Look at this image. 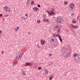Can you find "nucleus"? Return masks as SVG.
<instances>
[{"label": "nucleus", "mask_w": 80, "mask_h": 80, "mask_svg": "<svg viewBox=\"0 0 80 80\" xmlns=\"http://www.w3.org/2000/svg\"><path fill=\"white\" fill-rule=\"evenodd\" d=\"M74 60L75 62H79L80 60V56L78 54H74L73 55Z\"/></svg>", "instance_id": "obj_1"}, {"label": "nucleus", "mask_w": 80, "mask_h": 80, "mask_svg": "<svg viewBox=\"0 0 80 80\" xmlns=\"http://www.w3.org/2000/svg\"><path fill=\"white\" fill-rule=\"evenodd\" d=\"M5 11L9 12V13H12V10L10 9V8L8 6H5L3 8Z\"/></svg>", "instance_id": "obj_2"}, {"label": "nucleus", "mask_w": 80, "mask_h": 80, "mask_svg": "<svg viewBox=\"0 0 80 80\" xmlns=\"http://www.w3.org/2000/svg\"><path fill=\"white\" fill-rule=\"evenodd\" d=\"M64 20L62 18L59 17L56 19V22L58 23H63Z\"/></svg>", "instance_id": "obj_3"}, {"label": "nucleus", "mask_w": 80, "mask_h": 80, "mask_svg": "<svg viewBox=\"0 0 80 80\" xmlns=\"http://www.w3.org/2000/svg\"><path fill=\"white\" fill-rule=\"evenodd\" d=\"M33 66V63L32 62H26L24 64V66L27 67V66Z\"/></svg>", "instance_id": "obj_4"}, {"label": "nucleus", "mask_w": 80, "mask_h": 80, "mask_svg": "<svg viewBox=\"0 0 80 80\" xmlns=\"http://www.w3.org/2000/svg\"><path fill=\"white\" fill-rule=\"evenodd\" d=\"M62 55L65 58H68L69 57V55L66 52H63L62 54Z\"/></svg>", "instance_id": "obj_5"}, {"label": "nucleus", "mask_w": 80, "mask_h": 80, "mask_svg": "<svg viewBox=\"0 0 80 80\" xmlns=\"http://www.w3.org/2000/svg\"><path fill=\"white\" fill-rule=\"evenodd\" d=\"M70 26L71 28H78V26L77 25H74L73 24H71L70 25Z\"/></svg>", "instance_id": "obj_6"}, {"label": "nucleus", "mask_w": 80, "mask_h": 80, "mask_svg": "<svg viewBox=\"0 0 80 80\" xmlns=\"http://www.w3.org/2000/svg\"><path fill=\"white\" fill-rule=\"evenodd\" d=\"M22 56H23V54H19L17 56V59H18V60H19V59H20V58H21L22 57Z\"/></svg>", "instance_id": "obj_7"}, {"label": "nucleus", "mask_w": 80, "mask_h": 80, "mask_svg": "<svg viewBox=\"0 0 80 80\" xmlns=\"http://www.w3.org/2000/svg\"><path fill=\"white\" fill-rule=\"evenodd\" d=\"M41 45H44L46 43L45 41L44 40L42 39L40 41Z\"/></svg>", "instance_id": "obj_8"}, {"label": "nucleus", "mask_w": 80, "mask_h": 80, "mask_svg": "<svg viewBox=\"0 0 80 80\" xmlns=\"http://www.w3.org/2000/svg\"><path fill=\"white\" fill-rule=\"evenodd\" d=\"M69 7L71 10H73V8L75 7V4L73 3H71L69 5Z\"/></svg>", "instance_id": "obj_9"}, {"label": "nucleus", "mask_w": 80, "mask_h": 80, "mask_svg": "<svg viewBox=\"0 0 80 80\" xmlns=\"http://www.w3.org/2000/svg\"><path fill=\"white\" fill-rule=\"evenodd\" d=\"M44 74L45 75H48V70L47 69H45L44 70Z\"/></svg>", "instance_id": "obj_10"}, {"label": "nucleus", "mask_w": 80, "mask_h": 80, "mask_svg": "<svg viewBox=\"0 0 80 80\" xmlns=\"http://www.w3.org/2000/svg\"><path fill=\"white\" fill-rule=\"evenodd\" d=\"M19 28L18 26L15 27L14 28V31H15V32H18V30H19Z\"/></svg>", "instance_id": "obj_11"}, {"label": "nucleus", "mask_w": 80, "mask_h": 80, "mask_svg": "<svg viewBox=\"0 0 80 80\" xmlns=\"http://www.w3.org/2000/svg\"><path fill=\"white\" fill-rule=\"evenodd\" d=\"M43 21L44 22H47V23H49V22H50V20L48 19H46V18L43 19Z\"/></svg>", "instance_id": "obj_12"}, {"label": "nucleus", "mask_w": 80, "mask_h": 80, "mask_svg": "<svg viewBox=\"0 0 80 80\" xmlns=\"http://www.w3.org/2000/svg\"><path fill=\"white\" fill-rule=\"evenodd\" d=\"M33 10L34 12H36L38 11L39 9L37 7H34L33 8Z\"/></svg>", "instance_id": "obj_13"}, {"label": "nucleus", "mask_w": 80, "mask_h": 80, "mask_svg": "<svg viewBox=\"0 0 80 80\" xmlns=\"http://www.w3.org/2000/svg\"><path fill=\"white\" fill-rule=\"evenodd\" d=\"M22 75H26V72L25 70H22Z\"/></svg>", "instance_id": "obj_14"}, {"label": "nucleus", "mask_w": 80, "mask_h": 80, "mask_svg": "<svg viewBox=\"0 0 80 80\" xmlns=\"http://www.w3.org/2000/svg\"><path fill=\"white\" fill-rule=\"evenodd\" d=\"M30 2L29 0H28L26 2V4L27 5H30Z\"/></svg>", "instance_id": "obj_15"}, {"label": "nucleus", "mask_w": 80, "mask_h": 80, "mask_svg": "<svg viewBox=\"0 0 80 80\" xmlns=\"http://www.w3.org/2000/svg\"><path fill=\"white\" fill-rule=\"evenodd\" d=\"M35 3L33 1L32 2L30 3V4L32 5V6H33L34 5H35Z\"/></svg>", "instance_id": "obj_16"}, {"label": "nucleus", "mask_w": 80, "mask_h": 80, "mask_svg": "<svg viewBox=\"0 0 80 80\" xmlns=\"http://www.w3.org/2000/svg\"><path fill=\"white\" fill-rule=\"evenodd\" d=\"M54 28L56 30H57V28H58H58H58V25H56L55 27Z\"/></svg>", "instance_id": "obj_17"}, {"label": "nucleus", "mask_w": 80, "mask_h": 80, "mask_svg": "<svg viewBox=\"0 0 80 80\" xmlns=\"http://www.w3.org/2000/svg\"><path fill=\"white\" fill-rule=\"evenodd\" d=\"M57 32L58 33H60V28H58V29L57 30Z\"/></svg>", "instance_id": "obj_18"}, {"label": "nucleus", "mask_w": 80, "mask_h": 80, "mask_svg": "<svg viewBox=\"0 0 80 80\" xmlns=\"http://www.w3.org/2000/svg\"><path fill=\"white\" fill-rule=\"evenodd\" d=\"M50 12H51V14L52 15H54L55 14V12H53V11H50Z\"/></svg>", "instance_id": "obj_19"}, {"label": "nucleus", "mask_w": 80, "mask_h": 80, "mask_svg": "<svg viewBox=\"0 0 80 80\" xmlns=\"http://www.w3.org/2000/svg\"><path fill=\"white\" fill-rule=\"evenodd\" d=\"M52 37H53V38L56 37V34H53L52 35Z\"/></svg>", "instance_id": "obj_20"}, {"label": "nucleus", "mask_w": 80, "mask_h": 80, "mask_svg": "<svg viewBox=\"0 0 80 80\" xmlns=\"http://www.w3.org/2000/svg\"><path fill=\"white\" fill-rule=\"evenodd\" d=\"M53 78V76H50L49 77V80H52Z\"/></svg>", "instance_id": "obj_21"}, {"label": "nucleus", "mask_w": 80, "mask_h": 80, "mask_svg": "<svg viewBox=\"0 0 80 80\" xmlns=\"http://www.w3.org/2000/svg\"><path fill=\"white\" fill-rule=\"evenodd\" d=\"M38 70H40L42 69V67H39L38 68Z\"/></svg>", "instance_id": "obj_22"}, {"label": "nucleus", "mask_w": 80, "mask_h": 80, "mask_svg": "<svg viewBox=\"0 0 80 80\" xmlns=\"http://www.w3.org/2000/svg\"><path fill=\"white\" fill-rule=\"evenodd\" d=\"M23 20H24V21H25L26 20H27V18L25 17L24 16V19H23Z\"/></svg>", "instance_id": "obj_23"}, {"label": "nucleus", "mask_w": 80, "mask_h": 80, "mask_svg": "<svg viewBox=\"0 0 80 80\" xmlns=\"http://www.w3.org/2000/svg\"><path fill=\"white\" fill-rule=\"evenodd\" d=\"M59 39L60 40V42H62V38H61V37H59Z\"/></svg>", "instance_id": "obj_24"}, {"label": "nucleus", "mask_w": 80, "mask_h": 80, "mask_svg": "<svg viewBox=\"0 0 80 80\" xmlns=\"http://www.w3.org/2000/svg\"><path fill=\"white\" fill-rule=\"evenodd\" d=\"M68 3V1H64V5H67Z\"/></svg>", "instance_id": "obj_25"}, {"label": "nucleus", "mask_w": 80, "mask_h": 80, "mask_svg": "<svg viewBox=\"0 0 80 80\" xmlns=\"http://www.w3.org/2000/svg\"><path fill=\"white\" fill-rule=\"evenodd\" d=\"M16 64H17V62L13 63V64H12L13 66H15Z\"/></svg>", "instance_id": "obj_26"}, {"label": "nucleus", "mask_w": 80, "mask_h": 80, "mask_svg": "<svg viewBox=\"0 0 80 80\" xmlns=\"http://www.w3.org/2000/svg\"><path fill=\"white\" fill-rule=\"evenodd\" d=\"M56 37H58L59 38L60 37V34H56Z\"/></svg>", "instance_id": "obj_27"}, {"label": "nucleus", "mask_w": 80, "mask_h": 80, "mask_svg": "<svg viewBox=\"0 0 80 80\" xmlns=\"http://www.w3.org/2000/svg\"><path fill=\"white\" fill-rule=\"evenodd\" d=\"M37 46H38V48H40L41 47L40 46L39 44H37Z\"/></svg>", "instance_id": "obj_28"}, {"label": "nucleus", "mask_w": 80, "mask_h": 80, "mask_svg": "<svg viewBox=\"0 0 80 80\" xmlns=\"http://www.w3.org/2000/svg\"><path fill=\"white\" fill-rule=\"evenodd\" d=\"M42 17L43 18H45L46 17V15L45 14H43L42 15Z\"/></svg>", "instance_id": "obj_29"}, {"label": "nucleus", "mask_w": 80, "mask_h": 80, "mask_svg": "<svg viewBox=\"0 0 80 80\" xmlns=\"http://www.w3.org/2000/svg\"><path fill=\"white\" fill-rule=\"evenodd\" d=\"M72 23H76V21H75L73 20L72 21Z\"/></svg>", "instance_id": "obj_30"}, {"label": "nucleus", "mask_w": 80, "mask_h": 80, "mask_svg": "<svg viewBox=\"0 0 80 80\" xmlns=\"http://www.w3.org/2000/svg\"><path fill=\"white\" fill-rule=\"evenodd\" d=\"M21 19L22 20H23V19H24V16L23 17H21Z\"/></svg>", "instance_id": "obj_31"}, {"label": "nucleus", "mask_w": 80, "mask_h": 80, "mask_svg": "<svg viewBox=\"0 0 80 80\" xmlns=\"http://www.w3.org/2000/svg\"><path fill=\"white\" fill-rule=\"evenodd\" d=\"M28 35H30V34H31V32H30V31H28Z\"/></svg>", "instance_id": "obj_32"}, {"label": "nucleus", "mask_w": 80, "mask_h": 80, "mask_svg": "<svg viewBox=\"0 0 80 80\" xmlns=\"http://www.w3.org/2000/svg\"><path fill=\"white\" fill-rule=\"evenodd\" d=\"M37 22H38V23H40V20L38 19L37 20Z\"/></svg>", "instance_id": "obj_33"}, {"label": "nucleus", "mask_w": 80, "mask_h": 80, "mask_svg": "<svg viewBox=\"0 0 80 80\" xmlns=\"http://www.w3.org/2000/svg\"><path fill=\"white\" fill-rule=\"evenodd\" d=\"M8 17V15L7 14H5V15H4V17Z\"/></svg>", "instance_id": "obj_34"}, {"label": "nucleus", "mask_w": 80, "mask_h": 80, "mask_svg": "<svg viewBox=\"0 0 80 80\" xmlns=\"http://www.w3.org/2000/svg\"><path fill=\"white\" fill-rule=\"evenodd\" d=\"M52 54L51 53H50L48 55V56L49 57H52Z\"/></svg>", "instance_id": "obj_35"}, {"label": "nucleus", "mask_w": 80, "mask_h": 80, "mask_svg": "<svg viewBox=\"0 0 80 80\" xmlns=\"http://www.w3.org/2000/svg\"><path fill=\"white\" fill-rule=\"evenodd\" d=\"M74 16H75V14L73 13L72 14V17H74Z\"/></svg>", "instance_id": "obj_36"}, {"label": "nucleus", "mask_w": 80, "mask_h": 80, "mask_svg": "<svg viewBox=\"0 0 80 80\" xmlns=\"http://www.w3.org/2000/svg\"><path fill=\"white\" fill-rule=\"evenodd\" d=\"M1 53H2V54H3L4 53V51H1Z\"/></svg>", "instance_id": "obj_37"}, {"label": "nucleus", "mask_w": 80, "mask_h": 80, "mask_svg": "<svg viewBox=\"0 0 80 80\" xmlns=\"http://www.w3.org/2000/svg\"><path fill=\"white\" fill-rule=\"evenodd\" d=\"M52 11H54V12H55V8H53L52 9Z\"/></svg>", "instance_id": "obj_38"}, {"label": "nucleus", "mask_w": 80, "mask_h": 80, "mask_svg": "<svg viewBox=\"0 0 80 80\" xmlns=\"http://www.w3.org/2000/svg\"><path fill=\"white\" fill-rule=\"evenodd\" d=\"M2 31L0 30V35H1V34H2Z\"/></svg>", "instance_id": "obj_39"}, {"label": "nucleus", "mask_w": 80, "mask_h": 80, "mask_svg": "<svg viewBox=\"0 0 80 80\" xmlns=\"http://www.w3.org/2000/svg\"><path fill=\"white\" fill-rule=\"evenodd\" d=\"M26 51H27V49H24V50H23L24 52H26Z\"/></svg>", "instance_id": "obj_40"}, {"label": "nucleus", "mask_w": 80, "mask_h": 80, "mask_svg": "<svg viewBox=\"0 0 80 80\" xmlns=\"http://www.w3.org/2000/svg\"><path fill=\"white\" fill-rule=\"evenodd\" d=\"M25 16H26V17H28V14H25Z\"/></svg>", "instance_id": "obj_41"}, {"label": "nucleus", "mask_w": 80, "mask_h": 80, "mask_svg": "<svg viewBox=\"0 0 80 80\" xmlns=\"http://www.w3.org/2000/svg\"><path fill=\"white\" fill-rule=\"evenodd\" d=\"M2 17V14H0V18H1Z\"/></svg>", "instance_id": "obj_42"}, {"label": "nucleus", "mask_w": 80, "mask_h": 80, "mask_svg": "<svg viewBox=\"0 0 80 80\" xmlns=\"http://www.w3.org/2000/svg\"><path fill=\"white\" fill-rule=\"evenodd\" d=\"M52 42H54V39H52Z\"/></svg>", "instance_id": "obj_43"}, {"label": "nucleus", "mask_w": 80, "mask_h": 80, "mask_svg": "<svg viewBox=\"0 0 80 80\" xmlns=\"http://www.w3.org/2000/svg\"><path fill=\"white\" fill-rule=\"evenodd\" d=\"M38 7H40V5L38 4Z\"/></svg>", "instance_id": "obj_44"}, {"label": "nucleus", "mask_w": 80, "mask_h": 80, "mask_svg": "<svg viewBox=\"0 0 80 80\" xmlns=\"http://www.w3.org/2000/svg\"><path fill=\"white\" fill-rule=\"evenodd\" d=\"M49 15H52V14H51V13L49 12Z\"/></svg>", "instance_id": "obj_45"}, {"label": "nucleus", "mask_w": 80, "mask_h": 80, "mask_svg": "<svg viewBox=\"0 0 80 80\" xmlns=\"http://www.w3.org/2000/svg\"><path fill=\"white\" fill-rule=\"evenodd\" d=\"M46 12H48V13H49L50 12H49V11H46Z\"/></svg>", "instance_id": "obj_46"}, {"label": "nucleus", "mask_w": 80, "mask_h": 80, "mask_svg": "<svg viewBox=\"0 0 80 80\" xmlns=\"http://www.w3.org/2000/svg\"><path fill=\"white\" fill-rule=\"evenodd\" d=\"M79 20L80 21V16L79 18Z\"/></svg>", "instance_id": "obj_47"}]
</instances>
